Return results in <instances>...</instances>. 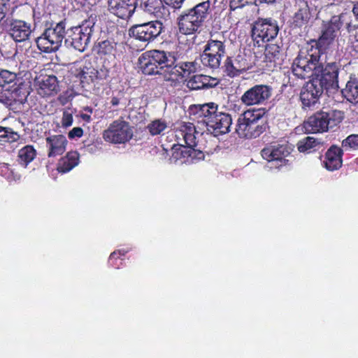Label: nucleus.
I'll return each instance as SVG.
<instances>
[{"instance_id": "nucleus-1", "label": "nucleus", "mask_w": 358, "mask_h": 358, "mask_svg": "<svg viewBox=\"0 0 358 358\" xmlns=\"http://www.w3.org/2000/svg\"><path fill=\"white\" fill-rule=\"evenodd\" d=\"M326 55L320 49L310 52L301 50L292 64V72L299 78L309 77L320 81L323 90H337L338 86V67L334 62L329 63L324 68Z\"/></svg>"}, {"instance_id": "nucleus-2", "label": "nucleus", "mask_w": 358, "mask_h": 358, "mask_svg": "<svg viewBox=\"0 0 358 358\" xmlns=\"http://www.w3.org/2000/svg\"><path fill=\"white\" fill-rule=\"evenodd\" d=\"M199 132L191 122H182L176 133L178 141H183L186 145H174L170 150L163 148L161 153L162 159L169 164L187 163L194 159H202V152L194 149L196 145V135Z\"/></svg>"}, {"instance_id": "nucleus-3", "label": "nucleus", "mask_w": 358, "mask_h": 358, "mask_svg": "<svg viewBox=\"0 0 358 358\" xmlns=\"http://www.w3.org/2000/svg\"><path fill=\"white\" fill-rule=\"evenodd\" d=\"M264 109H252L245 111L238 117L236 125V133L241 138H257L265 130L262 122Z\"/></svg>"}, {"instance_id": "nucleus-4", "label": "nucleus", "mask_w": 358, "mask_h": 358, "mask_svg": "<svg viewBox=\"0 0 358 358\" xmlns=\"http://www.w3.org/2000/svg\"><path fill=\"white\" fill-rule=\"evenodd\" d=\"M343 119L341 110H321L311 115L304 122L303 128L308 133H322L338 126Z\"/></svg>"}, {"instance_id": "nucleus-5", "label": "nucleus", "mask_w": 358, "mask_h": 358, "mask_svg": "<svg viewBox=\"0 0 358 358\" xmlns=\"http://www.w3.org/2000/svg\"><path fill=\"white\" fill-rule=\"evenodd\" d=\"M210 3L206 1L196 5L187 13L178 18L179 30L184 34H192L201 26L206 18Z\"/></svg>"}, {"instance_id": "nucleus-6", "label": "nucleus", "mask_w": 358, "mask_h": 358, "mask_svg": "<svg viewBox=\"0 0 358 358\" xmlns=\"http://www.w3.org/2000/svg\"><path fill=\"white\" fill-rule=\"evenodd\" d=\"M65 24L63 22L46 29L43 34L36 38L38 49L50 53L59 50L65 36Z\"/></svg>"}, {"instance_id": "nucleus-7", "label": "nucleus", "mask_w": 358, "mask_h": 358, "mask_svg": "<svg viewBox=\"0 0 358 358\" xmlns=\"http://www.w3.org/2000/svg\"><path fill=\"white\" fill-rule=\"evenodd\" d=\"M176 44L171 42H162L158 49V80L173 81L171 72L175 65Z\"/></svg>"}, {"instance_id": "nucleus-8", "label": "nucleus", "mask_w": 358, "mask_h": 358, "mask_svg": "<svg viewBox=\"0 0 358 358\" xmlns=\"http://www.w3.org/2000/svg\"><path fill=\"white\" fill-rule=\"evenodd\" d=\"M279 31L276 20L271 18L260 19L255 22L252 29L253 41L259 46L261 43L275 38Z\"/></svg>"}, {"instance_id": "nucleus-9", "label": "nucleus", "mask_w": 358, "mask_h": 358, "mask_svg": "<svg viewBox=\"0 0 358 358\" xmlns=\"http://www.w3.org/2000/svg\"><path fill=\"white\" fill-rule=\"evenodd\" d=\"M133 133L129 124L122 119L113 121L104 131L103 138L112 143H124L132 137Z\"/></svg>"}, {"instance_id": "nucleus-10", "label": "nucleus", "mask_w": 358, "mask_h": 358, "mask_svg": "<svg viewBox=\"0 0 358 358\" xmlns=\"http://www.w3.org/2000/svg\"><path fill=\"white\" fill-rule=\"evenodd\" d=\"M290 154V149L286 145H270L262 150V156L271 164L270 169H279L287 164L286 157Z\"/></svg>"}, {"instance_id": "nucleus-11", "label": "nucleus", "mask_w": 358, "mask_h": 358, "mask_svg": "<svg viewBox=\"0 0 358 358\" xmlns=\"http://www.w3.org/2000/svg\"><path fill=\"white\" fill-rule=\"evenodd\" d=\"M271 91L266 85H256L243 94L241 101L247 106L260 105L269 99Z\"/></svg>"}, {"instance_id": "nucleus-12", "label": "nucleus", "mask_w": 358, "mask_h": 358, "mask_svg": "<svg viewBox=\"0 0 358 358\" xmlns=\"http://www.w3.org/2000/svg\"><path fill=\"white\" fill-rule=\"evenodd\" d=\"M90 24V22H85L81 26L73 27L71 29V38L66 39V42H69L71 45L79 52L85 51L92 33Z\"/></svg>"}, {"instance_id": "nucleus-13", "label": "nucleus", "mask_w": 358, "mask_h": 358, "mask_svg": "<svg viewBox=\"0 0 358 358\" xmlns=\"http://www.w3.org/2000/svg\"><path fill=\"white\" fill-rule=\"evenodd\" d=\"M342 27L341 17L333 16L328 22H324L322 29V35L318 39V45L320 48H326L332 44L338 35Z\"/></svg>"}, {"instance_id": "nucleus-14", "label": "nucleus", "mask_w": 358, "mask_h": 358, "mask_svg": "<svg viewBox=\"0 0 358 358\" xmlns=\"http://www.w3.org/2000/svg\"><path fill=\"white\" fill-rule=\"evenodd\" d=\"M324 90L320 81L312 78L302 87L300 93V99L303 106L310 107L319 101Z\"/></svg>"}, {"instance_id": "nucleus-15", "label": "nucleus", "mask_w": 358, "mask_h": 358, "mask_svg": "<svg viewBox=\"0 0 358 358\" xmlns=\"http://www.w3.org/2000/svg\"><path fill=\"white\" fill-rule=\"evenodd\" d=\"M232 124L231 115L225 113L217 112L210 120H208L207 130L215 136L227 134L230 131Z\"/></svg>"}, {"instance_id": "nucleus-16", "label": "nucleus", "mask_w": 358, "mask_h": 358, "mask_svg": "<svg viewBox=\"0 0 358 358\" xmlns=\"http://www.w3.org/2000/svg\"><path fill=\"white\" fill-rule=\"evenodd\" d=\"M137 0H108V10L117 17L127 20L134 14Z\"/></svg>"}, {"instance_id": "nucleus-17", "label": "nucleus", "mask_w": 358, "mask_h": 358, "mask_svg": "<svg viewBox=\"0 0 358 358\" xmlns=\"http://www.w3.org/2000/svg\"><path fill=\"white\" fill-rule=\"evenodd\" d=\"M252 66L250 56L238 54L234 59L227 58L225 62V71L229 76L235 77L250 69Z\"/></svg>"}, {"instance_id": "nucleus-18", "label": "nucleus", "mask_w": 358, "mask_h": 358, "mask_svg": "<svg viewBox=\"0 0 358 358\" xmlns=\"http://www.w3.org/2000/svg\"><path fill=\"white\" fill-rule=\"evenodd\" d=\"M8 25V33L15 42H24L29 39L32 33L31 24L21 20H11Z\"/></svg>"}, {"instance_id": "nucleus-19", "label": "nucleus", "mask_w": 358, "mask_h": 358, "mask_svg": "<svg viewBox=\"0 0 358 358\" xmlns=\"http://www.w3.org/2000/svg\"><path fill=\"white\" fill-rule=\"evenodd\" d=\"M36 90L41 96H51L59 92V82L55 76H43L36 80Z\"/></svg>"}, {"instance_id": "nucleus-20", "label": "nucleus", "mask_w": 358, "mask_h": 358, "mask_svg": "<svg viewBox=\"0 0 358 358\" xmlns=\"http://www.w3.org/2000/svg\"><path fill=\"white\" fill-rule=\"evenodd\" d=\"M48 156L55 157L62 155L66 148L68 141L64 135H52L45 138Z\"/></svg>"}, {"instance_id": "nucleus-21", "label": "nucleus", "mask_w": 358, "mask_h": 358, "mask_svg": "<svg viewBox=\"0 0 358 358\" xmlns=\"http://www.w3.org/2000/svg\"><path fill=\"white\" fill-rule=\"evenodd\" d=\"M153 22L132 27L129 35L143 41H149L157 36Z\"/></svg>"}, {"instance_id": "nucleus-22", "label": "nucleus", "mask_w": 358, "mask_h": 358, "mask_svg": "<svg viewBox=\"0 0 358 358\" xmlns=\"http://www.w3.org/2000/svg\"><path fill=\"white\" fill-rule=\"evenodd\" d=\"M218 84V80L206 75H195L187 81V87L192 90H198L205 88L215 87Z\"/></svg>"}, {"instance_id": "nucleus-23", "label": "nucleus", "mask_w": 358, "mask_h": 358, "mask_svg": "<svg viewBox=\"0 0 358 358\" xmlns=\"http://www.w3.org/2000/svg\"><path fill=\"white\" fill-rule=\"evenodd\" d=\"M343 150L337 146H331L327 152L325 160L323 162L324 167L331 171L338 169L342 165Z\"/></svg>"}, {"instance_id": "nucleus-24", "label": "nucleus", "mask_w": 358, "mask_h": 358, "mask_svg": "<svg viewBox=\"0 0 358 358\" xmlns=\"http://www.w3.org/2000/svg\"><path fill=\"white\" fill-rule=\"evenodd\" d=\"M157 50L147 51L138 59L140 68L145 75H153L157 68Z\"/></svg>"}, {"instance_id": "nucleus-25", "label": "nucleus", "mask_w": 358, "mask_h": 358, "mask_svg": "<svg viewBox=\"0 0 358 358\" xmlns=\"http://www.w3.org/2000/svg\"><path fill=\"white\" fill-rule=\"evenodd\" d=\"M79 156L76 152H70L62 158L58 164L57 170L61 173H66L78 164Z\"/></svg>"}, {"instance_id": "nucleus-26", "label": "nucleus", "mask_w": 358, "mask_h": 358, "mask_svg": "<svg viewBox=\"0 0 358 358\" xmlns=\"http://www.w3.org/2000/svg\"><path fill=\"white\" fill-rule=\"evenodd\" d=\"M217 107L213 103L199 106L196 107V115L201 118V122L208 126V122L217 113Z\"/></svg>"}, {"instance_id": "nucleus-27", "label": "nucleus", "mask_w": 358, "mask_h": 358, "mask_svg": "<svg viewBox=\"0 0 358 358\" xmlns=\"http://www.w3.org/2000/svg\"><path fill=\"white\" fill-rule=\"evenodd\" d=\"M20 89L18 86L10 85L0 89V102L6 105H10L19 96Z\"/></svg>"}, {"instance_id": "nucleus-28", "label": "nucleus", "mask_w": 358, "mask_h": 358, "mask_svg": "<svg viewBox=\"0 0 358 358\" xmlns=\"http://www.w3.org/2000/svg\"><path fill=\"white\" fill-rule=\"evenodd\" d=\"M171 8L169 7L166 5H162L158 10V17H159L162 20H158V24H160V31H158V36L162 33L165 31V30L169 31V29L171 27Z\"/></svg>"}, {"instance_id": "nucleus-29", "label": "nucleus", "mask_w": 358, "mask_h": 358, "mask_svg": "<svg viewBox=\"0 0 358 358\" xmlns=\"http://www.w3.org/2000/svg\"><path fill=\"white\" fill-rule=\"evenodd\" d=\"M36 156V151L32 145H25L18 151L17 161L24 166H27L31 162Z\"/></svg>"}, {"instance_id": "nucleus-30", "label": "nucleus", "mask_w": 358, "mask_h": 358, "mask_svg": "<svg viewBox=\"0 0 358 358\" xmlns=\"http://www.w3.org/2000/svg\"><path fill=\"white\" fill-rule=\"evenodd\" d=\"M342 94L350 102L358 103V81L355 79L349 80L345 88L342 90Z\"/></svg>"}, {"instance_id": "nucleus-31", "label": "nucleus", "mask_w": 358, "mask_h": 358, "mask_svg": "<svg viewBox=\"0 0 358 358\" xmlns=\"http://www.w3.org/2000/svg\"><path fill=\"white\" fill-rule=\"evenodd\" d=\"M310 18V12L306 2H301L299 4L298 11L294 17V22L297 26H302L309 21Z\"/></svg>"}, {"instance_id": "nucleus-32", "label": "nucleus", "mask_w": 358, "mask_h": 358, "mask_svg": "<svg viewBox=\"0 0 358 358\" xmlns=\"http://www.w3.org/2000/svg\"><path fill=\"white\" fill-rule=\"evenodd\" d=\"M223 57L217 55H212L209 52H203L200 56L201 63L205 66L211 69H217L221 63Z\"/></svg>"}, {"instance_id": "nucleus-33", "label": "nucleus", "mask_w": 358, "mask_h": 358, "mask_svg": "<svg viewBox=\"0 0 358 358\" xmlns=\"http://www.w3.org/2000/svg\"><path fill=\"white\" fill-rule=\"evenodd\" d=\"M203 52L212 53V55H219L224 57L225 54V47L223 43L217 40H210L205 45Z\"/></svg>"}, {"instance_id": "nucleus-34", "label": "nucleus", "mask_w": 358, "mask_h": 358, "mask_svg": "<svg viewBox=\"0 0 358 358\" xmlns=\"http://www.w3.org/2000/svg\"><path fill=\"white\" fill-rule=\"evenodd\" d=\"M20 140V135L10 127H0V141L10 143H17Z\"/></svg>"}, {"instance_id": "nucleus-35", "label": "nucleus", "mask_w": 358, "mask_h": 358, "mask_svg": "<svg viewBox=\"0 0 358 358\" xmlns=\"http://www.w3.org/2000/svg\"><path fill=\"white\" fill-rule=\"evenodd\" d=\"M342 150L354 151L358 150V134H351L343 140L341 143Z\"/></svg>"}, {"instance_id": "nucleus-36", "label": "nucleus", "mask_w": 358, "mask_h": 358, "mask_svg": "<svg viewBox=\"0 0 358 358\" xmlns=\"http://www.w3.org/2000/svg\"><path fill=\"white\" fill-rule=\"evenodd\" d=\"M319 144L317 140L313 137L308 136L298 143V150L301 152H308L310 149Z\"/></svg>"}, {"instance_id": "nucleus-37", "label": "nucleus", "mask_w": 358, "mask_h": 358, "mask_svg": "<svg viewBox=\"0 0 358 358\" xmlns=\"http://www.w3.org/2000/svg\"><path fill=\"white\" fill-rule=\"evenodd\" d=\"M114 45L109 41L99 42L97 47V52L99 55H112L114 52Z\"/></svg>"}, {"instance_id": "nucleus-38", "label": "nucleus", "mask_w": 358, "mask_h": 358, "mask_svg": "<svg viewBox=\"0 0 358 358\" xmlns=\"http://www.w3.org/2000/svg\"><path fill=\"white\" fill-rule=\"evenodd\" d=\"M280 48L276 44H268L265 48V55L270 60H274L279 55Z\"/></svg>"}, {"instance_id": "nucleus-39", "label": "nucleus", "mask_w": 358, "mask_h": 358, "mask_svg": "<svg viewBox=\"0 0 358 358\" xmlns=\"http://www.w3.org/2000/svg\"><path fill=\"white\" fill-rule=\"evenodd\" d=\"M3 78L6 83V87L10 85L17 86L16 83V74L7 70L1 71Z\"/></svg>"}, {"instance_id": "nucleus-40", "label": "nucleus", "mask_w": 358, "mask_h": 358, "mask_svg": "<svg viewBox=\"0 0 358 358\" xmlns=\"http://www.w3.org/2000/svg\"><path fill=\"white\" fill-rule=\"evenodd\" d=\"M142 5L143 6L145 11L155 14L157 9V0H142Z\"/></svg>"}, {"instance_id": "nucleus-41", "label": "nucleus", "mask_w": 358, "mask_h": 358, "mask_svg": "<svg viewBox=\"0 0 358 358\" xmlns=\"http://www.w3.org/2000/svg\"><path fill=\"white\" fill-rule=\"evenodd\" d=\"M83 78L86 80L94 81L99 78V72L95 69H87V71H83Z\"/></svg>"}, {"instance_id": "nucleus-42", "label": "nucleus", "mask_w": 358, "mask_h": 358, "mask_svg": "<svg viewBox=\"0 0 358 358\" xmlns=\"http://www.w3.org/2000/svg\"><path fill=\"white\" fill-rule=\"evenodd\" d=\"M73 124V115L69 110H65L63 113L62 118V124L64 127H70Z\"/></svg>"}, {"instance_id": "nucleus-43", "label": "nucleus", "mask_w": 358, "mask_h": 358, "mask_svg": "<svg viewBox=\"0 0 358 358\" xmlns=\"http://www.w3.org/2000/svg\"><path fill=\"white\" fill-rule=\"evenodd\" d=\"M162 3H164L171 8L172 10L180 8L184 0H159Z\"/></svg>"}, {"instance_id": "nucleus-44", "label": "nucleus", "mask_w": 358, "mask_h": 358, "mask_svg": "<svg viewBox=\"0 0 358 358\" xmlns=\"http://www.w3.org/2000/svg\"><path fill=\"white\" fill-rule=\"evenodd\" d=\"M83 134V130L81 127H74L69 132V137L70 138H80Z\"/></svg>"}, {"instance_id": "nucleus-45", "label": "nucleus", "mask_w": 358, "mask_h": 358, "mask_svg": "<svg viewBox=\"0 0 358 358\" xmlns=\"http://www.w3.org/2000/svg\"><path fill=\"white\" fill-rule=\"evenodd\" d=\"M8 11V5L4 0H0V21L3 20Z\"/></svg>"}, {"instance_id": "nucleus-46", "label": "nucleus", "mask_w": 358, "mask_h": 358, "mask_svg": "<svg viewBox=\"0 0 358 358\" xmlns=\"http://www.w3.org/2000/svg\"><path fill=\"white\" fill-rule=\"evenodd\" d=\"M156 121H153L151 124L148 126V129L150 130V134L152 136L157 134V127L155 126Z\"/></svg>"}, {"instance_id": "nucleus-47", "label": "nucleus", "mask_w": 358, "mask_h": 358, "mask_svg": "<svg viewBox=\"0 0 358 358\" xmlns=\"http://www.w3.org/2000/svg\"><path fill=\"white\" fill-rule=\"evenodd\" d=\"M166 125L164 122H161L158 120V134L165 129Z\"/></svg>"}, {"instance_id": "nucleus-48", "label": "nucleus", "mask_w": 358, "mask_h": 358, "mask_svg": "<svg viewBox=\"0 0 358 358\" xmlns=\"http://www.w3.org/2000/svg\"><path fill=\"white\" fill-rule=\"evenodd\" d=\"M3 77V75H2V73H1V71H0V89L1 88H3V87H6V83L4 81V79L2 78Z\"/></svg>"}, {"instance_id": "nucleus-49", "label": "nucleus", "mask_w": 358, "mask_h": 358, "mask_svg": "<svg viewBox=\"0 0 358 358\" xmlns=\"http://www.w3.org/2000/svg\"><path fill=\"white\" fill-rule=\"evenodd\" d=\"M352 12L358 20V3L354 6Z\"/></svg>"}, {"instance_id": "nucleus-50", "label": "nucleus", "mask_w": 358, "mask_h": 358, "mask_svg": "<svg viewBox=\"0 0 358 358\" xmlns=\"http://www.w3.org/2000/svg\"><path fill=\"white\" fill-rule=\"evenodd\" d=\"M111 103L113 106H117L119 103V100L116 97H113L111 100Z\"/></svg>"}, {"instance_id": "nucleus-51", "label": "nucleus", "mask_w": 358, "mask_h": 358, "mask_svg": "<svg viewBox=\"0 0 358 358\" xmlns=\"http://www.w3.org/2000/svg\"><path fill=\"white\" fill-rule=\"evenodd\" d=\"M275 0H259L260 3H271L275 2Z\"/></svg>"}, {"instance_id": "nucleus-52", "label": "nucleus", "mask_w": 358, "mask_h": 358, "mask_svg": "<svg viewBox=\"0 0 358 358\" xmlns=\"http://www.w3.org/2000/svg\"><path fill=\"white\" fill-rule=\"evenodd\" d=\"M83 120H85L89 121V120H90V117L89 115H84L83 116Z\"/></svg>"}, {"instance_id": "nucleus-53", "label": "nucleus", "mask_w": 358, "mask_h": 358, "mask_svg": "<svg viewBox=\"0 0 358 358\" xmlns=\"http://www.w3.org/2000/svg\"><path fill=\"white\" fill-rule=\"evenodd\" d=\"M192 64H185V69H184V71H186L187 70V68L189 67V66H191Z\"/></svg>"}, {"instance_id": "nucleus-54", "label": "nucleus", "mask_w": 358, "mask_h": 358, "mask_svg": "<svg viewBox=\"0 0 358 358\" xmlns=\"http://www.w3.org/2000/svg\"><path fill=\"white\" fill-rule=\"evenodd\" d=\"M115 255H116V252H113V253L110 255V258H113V257H114V256H115Z\"/></svg>"}]
</instances>
